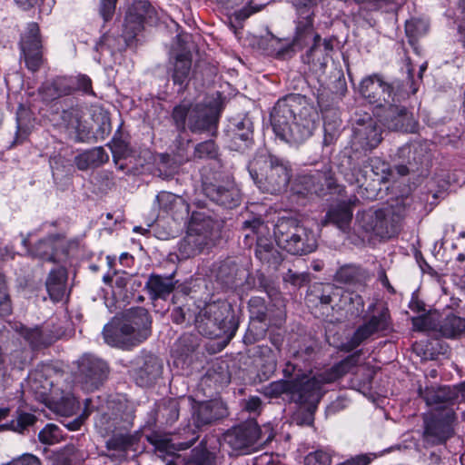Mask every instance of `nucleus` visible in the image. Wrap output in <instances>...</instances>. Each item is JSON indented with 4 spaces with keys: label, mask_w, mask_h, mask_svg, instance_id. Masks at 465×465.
<instances>
[{
    "label": "nucleus",
    "mask_w": 465,
    "mask_h": 465,
    "mask_svg": "<svg viewBox=\"0 0 465 465\" xmlns=\"http://www.w3.org/2000/svg\"><path fill=\"white\" fill-rule=\"evenodd\" d=\"M60 428L53 423L46 424L38 433L39 440L47 445H53L59 442L62 439Z\"/></svg>",
    "instance_id": "3c124183"
},
{
    "label": "nucleus",
    "mask_w": 465,
    "mask_h": 465,
    "mask_svg": "<svg viewBox=\"0 0 465 465\" xmlns=\"http://www.w3.org/2000/svg\"><path fill=\"white\" fill-rule=\"evenodd\" d=\"M223 441L241 454L258 450L263 444L261 428L254 419L235 425L223 433Z\"/></svg>",
    "instance_id": "9b49d317"
},
{
    "label": "nucleus",
    "mask_w": 465,
    "mask_h": 465,
    "mask_svg": "<svg viewBox=\"0 0 465 465\" xmlns=\"http://www.w3.org/2000/svg\"><path fill=\"white\" fill-rule=\"evenodd\" d=\"M228 136L231 150L245 153L252 148L254 144L253 124L251 118L243 116L233 119L228 129Z\"/></svg>",
    "instance_id": "4be33fe9"
},
{
    "label": "nucleus",
    "mask_w": 465,
    "mask_h": 465,
    "mask_svg": "<svg viewBox=\"0 0 465 465\" xmlns=\"http://www.w3.org/2000/svg\"><path fill=\"white\" fill-rule=\"evenodd\" d=\"M367 277V272L361 266L345 264L337 270L334 280L336 282L343 284H361Z\"/></svg>",
    "instance_id": "e433bc0d"
},
{
    "label": "nucleus",
    "mask_w": 465,
    "mask_h": 465,
    "mask_svg": "<svg viewBox=\"0 0 465 465\" xmlns=\"http://www.w3.org/2000/svg\"><path fill=\"white\" fill-rule=\"evenodd\" d=\"M318 35L317 33H310L303 32L295 29V34L291 44H289L286 47L280 49L277 52V55L282 59L292 57L294 53L298 50H302L306 45H309L311 40L314 43V35Z\"/></svg>",
    "instance_id": "4c0bfd02"
},
{
    "label": "nucleus",
    "mask_w": 465,
    "mask_h": 465,
    "mask_svg": "<svg viewBox=\"0 0 465 465\" xmlns=\"http://www.w3.org/2000/svg\"><path fill=\"white\" fill-rule=\"evenodd\" d=\"M193 323L198 332L210 339L231 341L239 326L232 306L224 301L206 303L193 312Z\"/></svg>",
    "instance_id": "20e7f679"
},
{
    "label": "nucleus",
    "mask_w": 465,
    "mask_h": 465,
    "mask_svg": "<svg viewBox=\"0 0 465 465\" xmlns=\"http://www.w3.org/2000/svg\"><path fill=\"white\" fill-rule=\"evenodd\" d=\"M145 288L152 300H164L173 292L174 282L172 277L151 274L145 283Z\"/></svg>",
    "instance_id": "72a5a7b5"
},
{
    "label": "nucleus",
    "mask_w": 465,
    "mask_h": 465,
    "mask_svg": "<svg viewBox=\"0 0 465 465\" xmlns=\"http://www.w3.org/2000/svg\"><path fill=\"white\" fill-rule=\"evenodd\" d=\"M67 272L64 268L52 270L45 282L50 298L54 302L62 301L66 291Z\"/></svg>",
    "instance_id": "473e14b6"
},
{
    "label": "nucleus",
    "mask_w": 465,
    "mask_h": 465,
    "mask_svg": "<svg viewBox=\"0 0 465 465\" xmlns=\"http://www.w3.org/2000/svg\"><path fill=\"white\" fill-rule=\"evenodd\" d=\"M251 280H252V286L251 288L267 291L269 282L263 273L257 272L254 275L249 274L246 280L248 285L251 284Z\"/></svg>",
    "instance_id": "0e129e2a"
},
{
    "label": "nucleus",
    "mask_w": 465,
    "mask_h": 465,
    "mask_svg": "<svg viewBox=\"0 0 465 465\" xmlns=\"http://www.w3.org/2000/svg\"><path fill=\"white\" fill-rule=\"evenodd\" d=\"M117 0H102L100 5V15H102L104 22H108L112 19Z\"/></svg>",
    "instance_id": "69168bd1"
},
{
    "label": "nucleus",
    "mask_w": 465,
    "mask_h": 465,
    "mask_svg": "<svg viewBox=\"0 0 465 465\" xmlns=\"http://www.w3.org/2000/svg\"><path fill=\"white\" fill-rule=\"evenodd\" d=\"M193 423L198 429L210 425L227 415L226 408L219 401L198 402L193 405Z\"/></svg>",
    "instance_id": "393cba45"
},
{
    "label": "nucleus",
    "mask_w": 465,
    "mask_h": 465,
    "mask_svg": "<svg viewBox=\"0 0 465 465\" xmlns=\"http://www.w3.org/2000/svg\"><path fill=\"white\" fill-rule=\"evenodd\" d=\"M292 380H279L262 388V393L268 398H278L285 394L291 401Z\"/></svg>",
    "instance_id": "c03bdc74"
},
{
    "label": "nucleus",
    "mask_w": 465,
    "mask_h": 465,
    "mask_svg": "<svg viewBox=\"0 0 465 465\" xmlns=\"http://www.w3.org/2000/svg\"><path fill=\"white\" fill-rule=\"evenodd\" d=\"M263 6H265L264 4L257 3L255 0H248L244 6L234 11L233 16L236 21L242 22L252 15L261 11Z\"/></svg>",
    "instance_id": "13d9d810"
},
{
    "label": "nucleus",
    "mask_w": 465,
    "mask_h": 465,
    "mask_svg": "<svg viewBox=\"0 0 465 465\" xmlns=\"http://www.w3.org/2000/svg\"><path fill=\"white\" fill-rule=\"evenodd\" d=\"M109 160V155L102 146L86 150L74 157V163L80 171L95 169Z\"/></svg>",
    "instance_id": "2f4dec72"
},
{
    "label": "nucleus",
    "mask_w": 465,
    "mask_h": 465,
    "mask_svg": "<svg viewBox=\"0 0 465 465\" xmlns=\"http://www.w3.org/2000/svg\"><path fill=\"white\" fill-rule=\"evenodd\" d=\"M62 246V238L59 235H51L38 241L32 252L35 256L46 262H59L58 254Z\"/></svg>",
    "instance_id": "7c9ffc66"
},
{
    "label": "nucleus",
    "mask_w": 465,
    "mask_h": 465,
    "mask_svg": "<svg viewBox=\"0 0 465 465\" xmlns=\"http://www.w3.org/2000/svg\"><path fill=\"white\" fill-rule=\"evenodd\" d=\"M323 143L324 145L332 144L339 137L341 132V121L334 117L330 119L328 115L324 117L323 124Z\"/></svg>",
    "instance_id": "de8ad7c7"
},
{
    "label": "nucleus",
    "mask_w": 465,
    "mask_h": 465,
    "mask_svg": "<svg viewBox=\"0 0 465 465\" xmlns=\"http://www.w3.org/2000/svg\"><path fill=\"white\" fill-rule=\"evenodd\" d=\"M419 395L424 400L427 405L440 409L445 405H452L459 399L458 385L456 386H430L420 387Z\"/></svg>",
    "instance_id": "b1692460"
},
{
    "label": "nucleus",
    "mask_w": 465,
    "mask_h": 465,
    "mask_svg": "<svg viewBox=\"0 0 465 465\" xmlns=\"http://www.w3.org/2000/svg\"><path fill=\"white\" fill-rule=\"evenodd\" d=\"M300 182L308 193L317 195H324L329 190L336 187V182L331 171L305 174L300 178Z\"/></svg>",
    "instance_id": "bb28decb"
},
{
    "label": "nucleus",
    "mask_w": 465,
    "mask_h": 465,
    "mask_svg": "<svg viewBox=\"0 0 465 465\" xmlns=\"http://www.w3.org/2000/svg\"><path fill=\"white\" fill-rule=\"evenodd\" d=\"M248 172L256 186L271 194L284 191L291 179L288 162L269 153H257L250 161Z\"/></svg>",
    "instance_id": "39448f33"
},
{
    "label": "nucleus",
    "mask_w": 465,
    "mask_h": 465,
    "mask_svg": "<svg viewBox=\"0 0 465 465\" xmlns=\"http://www.w3.org/2000/svg\"><path fill=\"white\" fill-rule=\"evenodd\" d=\"M180 406L176 399L163 400L156 411V420L167 425L173 424L179 418Z\"/></svg>",
    "instance_id": "58836bf2"
},
{
    "label": "nucleus",
    "mask_w": 465,
    "mask_h": 465,
    "mask_svg": "<svg viewBox=\"0 0 465 465\" xmlns=\"http://www.w3.org/2000/svg\"><path fill=\"white\" fill-rule=\"evenodd\" d=\"M70 76H57L44 83L39 93L45 101L50 102L73 94Z\"/></svg>",
    "instance_id": "cd10ccee"
},
{
    "label": "nucleus",
    "mask_w": 465,
    "mask_h": 465,
    "mask_svg": "<svg viewBox=\"0 0 465 465\" xmlns=\"http://www.w3.org/2000/svg\"><path fill=\"white\" fill-rule=\"evenodd\" d=\"M128 424L119 426L116 419L113 420L112 424L105 427L107 433H113L112 437L108 439L105 447L109 450H116L123 453V457L126 451L136 442L137 438L127 432Z\"/></svg>",
    "instance_id": "a878e982"
},
{
    "label": "nucleus",
    "mask_w": 465,
    "mask_h": 465,
    "mask_svg": "<svg viewBox=\"0 0 465 465\" xmlns=\"http://www.w3.org/2000/svg\"><path fill=\"white\" fill-rule=\"evenodd\" d=\"M409 97V93L398 86V92L394 93L393 99L388 103L380 114L383 125L390 130L404 133H415L417 122L412 114L401 105V102Z\"/></svg>",
    "instance_id": "f8f14e48"
},
{
    "label": "nucleus",
    "mask_w": 465,
    "mask_h": 465,
    "mask_svg": "<svg viewBox=\"0 0 465 465\" xmlns=\"http://www.w3.org/2000/svg\"><path fill=\"white\" fill-rule=\"evenodd\" d=\"M388 165L379 157L369 158L361 166H354L343 172L344 179L351 185H356L358 193L371 199L376 196L381 184L385 179Z\"/></svg>",
    "instance_id": "6e6552de"
},
{
    "label": "nucleus",
    "mask_w": 465,
    "mask_h": 465,
    "mask_svg": "<svg viewBox=\"0 0 465 465\" xmlns=\"http://www.w3.org/2000/svg\"><path fill=\"white\" fill-rule=\"evenodd\" d=\"M318 117L305 97L289 94L278 100L271 113V124L275 135L290 144L307 140L313 133Z\"/></svg>",
    "instance_id": "f257e3e1"
},
{
    "label": "nucleus",
    "mask_w": 465,
    "mask_h": 465,
    "mask_svg": "<svg viewBox=\"0 0 465 465\" xmlns=\"http://www.w3.org/2000/svg\"><path fill=\"white\" fill-rule=\"evenodd\" d=\"M381 140V129L369 114H364L356 120L351 140L356 150H372L380 144Z\"/></svg>",
    "instance_id": "f3484780"
},
{
    "label": "nucleus",
    "mask_w": 465,
    "mask_h": 465,
    "mask_svg": "<svg viewBox=\"0 0 465 465\" xmlns=\"http://www.w3.org/2000/svg\"><path fill=\"white\" fill-rule=\"evenodd\" d=\"M219 155V147L213 140L199 143L194 147V159L217 160Z\"/></svg>",
    "instance_id": "49530a36"
},
{
    "label": "nucleus",
    "mask_w": 465,
    "mask_h": 465,
    "mask_svg": "<svg viewBox=\"0 0 465 465\" xmlns=\"http://www.w3.org/2000/svg\"><path fill=\"white\" fill-rule=\"evenodd\" d=\"M98 45L100 47L105 46L111 52L121 51L129 46V45H126V43H124V41L122 38V35L118 37L111 33L104 34L100 38Z\"/></svg>",
    "instance_id": "4d7b16f0"
},
{
    "label": "nucleus",
    "mask_w": 465,
    "mask_h": 465,
    "mask_svg": "<svg viewBox=\"0 0 465 465\" xmlns=\"http://www.w3.org/2000/svg\"><path fill=\"white\" fill-rule=\"evenodd\" d=\"M168 161L169 157L166 155L162 156V162L159 164L158 172L159 176L162 177L164 180H168L173 176V174L177 172V166L173 165L168 168Z\"/></svg>",
    "instance_id": "338daca9"
},
{
    "label": "nucleus",
    "mask_w": 465,
    "mask_h": 465,
    "mask_svg": "<svg viewBox=\"0 0 465 465\" xmlns=\"http://www.w3.org/2000/svg\"><path fill=\"white\" fill-rule=\"evenodd\" d=\"M391 329L390 311L383 305L371 303L363 317V323L353 332L351 338L343 344L346 351H351L363 341L376 333L388 331Z\"/></svg>",
    "instance_id": "9d476101"
},
{
    "label": "nucleus",
    "mask_w": 465,
    "mask_h": 465,
    "mask_svg": "<svg viewBox=\"0 0 465 465\" xmlns=\"http://www.w3.org/2000/svg\"><path fill=\"white\" fill-rule=\"evenodd\" d=\"M203 191L212 202L225 208L232 209L241 203L240 190L233 181L205 183Z\"/></svg>",
    "instance_id": "412c9836"
},
{
    "label": "nucleus",
    "mask_w": 465,
    "mask_h": 465,
    "mask_svg": "<svg viewBox=\"0 0 465 465\" xmlns=\"http://www.w3.org/2000/svg\"><path fill=\"white\" fill-rule=\"evenodd\" d=\"M298 18L296 22V30L303 32H314L313 26V11L311 8L299 9L297 11Z\"/></svg>",
    "instance_id": "864d4df0"
},
{
    "label": "nucleus",
    "mask_w": 465,
    "mask_h": 465,
    "mask_svg": "<svg viewBox=\"0 0 465 465\" xmlns=\"http://www.w3.org/2000/svg\"><path fill=\"white\" fill-rule=\"evenodd\" d=\"M163 364L160 360L150 353L137 356L130 371L135 383L141 387L153 385L161 376Z\"/></svg>",
    "instance_id": "6ab92c4d"
},
{
    "label": "nucleus",
    "mask_w": 465,
    "mask_h": 465,
    "mask_svg": "<svg viewBox=\"0 0 465 465\" xmlns=\"http://www.w3.org/2000/svg\"><path fill=\"white\" fill-rule=\"evenodd\" d=\"M36 421V417L28 412L19 411L16 417L5 426L13 431L24 433Z\"/></svg>",
    "instance_id": "a18cd8bd"
},
{
    "label": "nucleus",
    "mask_w": 465,
    "mask_h": 465,
    "mask_svg": "<svg viewBox=\"0 0 465 465\" xmlns=\"http://www.w3.org/2000/svg\"><path fill=\"white\" fill-rule=\"evenodd\" d=\"M217 223L203 213H194L188 225L186 235L179 243V252L183 258L200 253L213 243Z\"/></svg>",
    "instance_id": "1a4fd4ad"
},
{
    "label": "nucleus",
    "mask_w": 465,
    "mask_h": 465,
    "mask_svg": "<svg viewBox=\"0 0 465 465\" xmlns=\"http://www.w3.org/2000/svg\"><path fill=\"white\" fill-rule=\"evenodd\" d=\"M242 229L247 231L244 235L246 244H250L249 240L253 239L256 235L255 256L259 254L260 251L262 252V250L269 251L270 249L275 248L269 238L260 236L266 229V226L261 219L254 218L251 221H245L242 224Z\"/></svg>",
    "instance_id": "c756f323"
},
{
    "label": "nucleus",
    "mask_w": 465,
    "mask_h": 465,
    "mask_svg": "<svg viewBox=\"0 0 465 465\" xmlns=\"http://www.w3.org/2000/svg\"><path fill=\"white\" fill-rule=\"evenodd\" d=\"M398 86L402 89L400 82L389 84L380 74H374L361 80L359 92L366 101L381 109L393 99Z\"/></svg>",
    "instance_id": "4468645a"
},
{
    "label": "nucleus",
    "mask_w": 465,
    "mask_h": 465,
    "mask_svg": "<svg viewBox=\"0 0 465 465\" xmlns=\"http://www.w3.org/2000/svg\"><path fill=\"white\" fill-rule=\"evenodd\" d=\"M186 465H214V457L206 449L195 448Z\"/></svg>",
    "instance_id": "6e6d98bb"
},
{
    "label": "nucleus",
    "mask_w": 465,
    "mask_h": 465,
    "mask_svg": "<svg viewBox=\"0 0 465 465\" xmlns=\"http://www.w3.org/2000/svg\"><path fill=\"white\" fill-rule=\"evenodd\" d=\"M191 67L192 60L188 55L181 54L176 56L171 76L173 84L180 86L179 92L183 91L189 83Z\"/></svg>",
    "instance_id": "c9c22d12"
},
{
    "label": "nucleus",
    "mask_w": 465,
    "mask_h": 465,
    "mask_svg": "<svg viewBox=\"0 0 465 465\" xmlns=\"http://www.w3.org/2000/svg\"><path fill=\"white\" fill-rule=\"evenodd\" d=\"M153 13V9L147 1L134 2L128 8L122 32V38L126 45L130 46L134 42L138 34L143 29L146 18L151 17Z\"/></svg>",
    "instance_id": "a211bd4d"
},
{
    "label": "nucleus",
    "mask_w": 465,
    "mask_h": 465,
    "mask_svg": "<svg viewBox=\"0 0 465 465\" xmlns=\"http://www.w3.org/2000/svg\"><path fill=\"white\" fill-rule=\"evenodd\" d=\"M412 324L418 331L435 330L439 326L431 314H422L413 318Z\"/></svg>",
    "instance_id": "e2e57ef3"
},
{
    "label": "nucleus",
    "mask_w": 465,
    "mask_h": 465,
    "mask_svg": "<svg viewBox=\"0 0 465 465\" xmlns=\"http://www.w3.org/2000/svg\"><path fill=\"white\" fill-rule=\"evenodd\" d=\"M12 312L11 301L7 293L5 280L0 273V316L9 315Z\"/></svg>",
    "instance_id": "052dcab7"
},
{
    "label": "nucleus",
    "mask_w": 465,
    "mask_h": 465,
    "mask_svg": "<svg viewBox=\"0 0 465 465\" xmlns=\"http://www.w3.org/2000/svg\"><path fill=\"white\" fill-rule=\"evenodd\" d=\"M412 212L411 200L409 198L398 199L396 203L388 209L377 210L373 214V221L371 229L377 234L389 232V221L391 217V223H397Z\"/></svg>",
    "instance_id": "aec40b11"
},
{
    "label": "nucleus",
    "mask_w": 465,
    "mask_h": 465,
    "mask_svg": "<svg viewBox=\"0 0 465 465\" xmlns=\"http://www.w3.org/2000/svg\"><path fill=\"white\" fill-rule=\"evenodd\" d=\"M250 318L252 322H258L265 325H271L272 321L269 317V309L264 299L261 297H252L249 301Z\"/></svg>",
    "instance_id": "79ce46f5"
},
{
    "label": "nucleus",
    "mask_w": 465,
    "mask_h": 465,
    "mask_svg": "<svg viewBox=\"0 0 465 465\" xmlns=\"http://www.w3.org/2000/svg\"><path fill=\"white\" fill-rule=\"evenodd\" d=\"M352 219V212L346 205H337L327 213L326 222L332 223L339 229L345 231Z\"/></svg>",
    "instance_id": "a19ab883"
},
{
    "label": "nucleus",
    "mask_w": 465,
    "mask_h": 465,
    "mask_svg": "<svg viewBox=\"0 0 465 465\" xmlns=\"http://www.w3.org/2000/svg\"><path fill=\"white\" fill-rule=\"evenodd\" d=\"M16 331L34 350L49 346L55 341L50 331L39 326L28 328L21 324L16 327Z\"/></svg>",
    "instance_id": "c85d7f7f"
},
{
    "label": "nucleus",
    "mask_w": 465,
    "mask_h": 465,
    "mask_svg": "<svg viewBox=\"0 0 465 465\" xmlns=\"http://www.w3.org/2000/svg\"><path fill=\"white\" fill-rule=\"evenodd\" d=\"M200 339L193 333L183 334L174 344V351L181 357H187L199 347Z\"/></svg>",
    "instance_id": "37998d69"
},
{
    "label": "nucleus",
    "mask_w": 465,
    "mask_h": 465,
    "mask_svg": "<svg viewBox=\"0 0 465 465\" xmlns=\"http://www.w3.org/2000/svg\"><path fill=\"white\" fill-rule=\"evenodd\" d=\"M274 237L279 247L293 255H305L317 247L313 232L296 218L282 217L274 226Z\"/></svg>",
    "instance_id": "0eeeda50"
},
{
    "label": "nucleus",
    "mask_w": 465,
    "mask_h": 465,
    "mask_svg": "<svg viewBox=\"0 0 465 465\" xmlns=\"http://www.w3.org/2000/svg\"><path fill=\"white\" fill-rule=\"evenodd\" d=\"M262 262L268 264L269 267L277 269L282 261L281 252L276 249H270L269 251H260L256 256Z\"/></svg>",
    "instance_id": "bf43d9fd"
},
{
    "label": "nucleus",
    "mask_w": 465,
    "mask_h": 465,
    "mask_svg": "<svg viewBox=\"0 0 465 465\" xmlns=\"http://www.w3.org/2000/svg\"><path fill=\"white\" fill-rule=\"evenodd\" d=\"M152 334V319L143 307L131 308L121 319H114L105 324L103 337L108 345L123 350H131Z\"/></svg>",
    "instance_id": "f03ea898"
},
{
    "label": "nucleus",
    "mask_w": 465,
    "mask_h": 465,
    "mask_svg": "<svg viewBox=\"0 0 465 465\" xmlns=\"http://www.w3.org/2000/svg\"><path fill=\"white\" fill-rule=\"evenodd\" d=\"M331 452L330 450L318 449L309 452L304 458L305 465H331Z\"/></svg>",
    "instance_id": "5fc2aeb1"
},
{
    "label": "nucleus",
    "mask_w": 465,
    "mask_h": 465,
    "mask_svg": "<svg viewBox=\"0 0 465 465\" xmlns=\"http://www.w3.org/2000/svg\"><path fill=\"white\" fill-rule=\"evenodd\" d=\"M197 440V437H193L188 441L173 442L172 440H161L156 442V450L159 452L166 454H173L175 450L189 449Z\"/></svg>",
    "instance_id": "09e8293b"
},
{
    "label": "nucleus",
    "mask_w": 465,
    "mask_h": 465,
    "mask_svg": "<svg viewBox=\"0 0 465 465\" xmlns=\"http://www.w3.org/2000/svg\"><path fill=\"white\" fill-rule=\"evenodd\" d=\"M109 367L102 359L91 354H84L78 360L75 378L87 391L98 389L107 379Z\"/></svg>",
    "instance_id": "2eb2a0df"
},
{
    "label": "nucleus",
    "mask_w": 465,
    "mask_h": 465,
    "mask_svg": "<svg viewBox=\"0 0 465 465\" xmlns=\"http://www.w3.org/2000/svg\"><path fill=\"white\" fill-rule=\"evenodd\" d=\"M450 425L443 420H430L426 421L424 437L432 445L444 443L452 435Z\"/></svg>",
    "instance_id": "f704fd0d"
},
{
    "label": "nucleus",
    "mask_w": 465,
    "mask_h": 465,
    "mask_svg": "<svg viewBox=\"0 0 465 465\" xmlns=\"http://www.w3.org/2000/svg\"><path fill=\"white\" fill-rule=\"evenodd\" d=\"M71 77V86L73 87V93L81 92L84 95H90L95 97L96 94L93 89L92 80L86 74H78Z\"/></svg>",
    "instance_id": "8fccbe9b"
},
{
    "label": "nucleus",
    "mask_w": 465,
    "mask_h": 465,
    "mask_svg": "<svg viewBox=\"0 0 465 465\" xmlns=\"http://www.w3.org/2000/svg\"><path fill=\"white\" fill-rule=\"evenodd\" d=\"M21 58L31 72H36L44 63L40 29L36 23L28 24L20 40Z\"/></svg>",
    "instance_id": "dca6fc26"
},
{
    "label": "nucleus",
    "mask_w": 465,
    "mask_h": 465,
    "mask_svg": "<svg viewBox=\"0 0 465 465\" xmlns=\"http://www.w3.org/2000/svg\"><path fill=\"white\" fill-rule=\"evenodd\" d=\"M193 312L195 311H192L189 308L185 307H176L172 312V320L173 322L177 324L186 323L189 324L192 322H193Z\"/></svg>",
    "instance_id": "680f3d73"
},
{
    "label": "nucleus",
    "mask_w": 465,
    "mask_h": 465,
    "mask_svg": "<svg viewBox=\"0 0 465 465\" xmlns=\"http://www.w3.org/2000/svg\"><path fill=\"white\" fill-rule=\"evenodd\" d=\"M439 331L446 338H455L465 332V318L450 314L439 323Z\"/></svg>",
    "instance_id": "ea45409f"
},
{
    "label": "nucleus",
    "mask_w": 465,
    "mask_h": 465,
    "mask_svg": "<svg viewBox=\"0 0 465 465\" xmlns=\"http://www.w3.org/2000/svg\"><path fill=\"white\" fill-rule=\"evenodd\" d=\"M156 201L161 209L169 213L177 206L186 207L183 199L176 197L174 194L167 192H162L156 195ZM187 210V208H185Z\"/></svg>",
    "instance_id": "603ef678"
},
{
    "label": "nucleus",
    "mask_w": 465,
    "mask_h": 465,
    "mask_svg": "<svg viewBox=\"0 0 465 465\" xmlns=\"http://www.w3.org/2000/svg\"><path fill=\"white\" fill-rule=\"evenodd\" d=\"M332 50L333 45L331 40L322 39L320 35H315L314 43L302 56V60L309 65L312 72H323Z\"/></svg>",
    "instance_id": "5701e85b"
},
{
    "label": "nucleus",
    "mask_w": 465,
    "mask_h": 465,
    "mask_svg": "<svg viewBox=\"0 0 465 465\" xmlns=\"http://www.w3.org/2000/svg\"><path fill=\"white\" fill-rule=\"evenodd\" d=\"M172 120L180 133L188 128L193 134H201L216 128L218 113L214 106L203 103L183 100L172 111Z\"/></svg>",
    "instance_id": "423d86ee"
},
{
    "label": "nucleus",
    "mask_w": 465,
    "mask_h": 465,
    "mask_svg": "<svg viewBox=\"0 0 465 465\" xmlns=\"http://www.w3.org/2000/svg\"><path fill=\"white\" fill-rule=\"evenodd\" d=\"M429 143L426 141H413L398 148L393 160L398 162V172L405 175L427 168L430 162Z\"/></svg>",
    "instance_id": "ddd939ff"
},
{
    "label": "nucleus",
    "mask_w": 465,
    "mask_h": 465,
    "mask_svg": "<svg viewBox=\"0 0 465 465\" xmlns=\"http://www.w3.org/2000/svg\"><path fill=\"white\" fill-rule=\"evenodd\" d=\"M360 351L349 355L331 368L313 377H296L292 380L291 401L299 405H308L313 411L322 396V386L334 382L356 366Z\"/></svg>",
    "instance_id": "7ed1b4c3"
},
{
    "label": "nucleus",
    "mask_w": 465,
    "mask_h": 465,
    "mask_svg": "<svg viewBox=\"0 0 465 465\" xmlns=\"http://www.w3.org/2000/svg\"><path fill=\"white\" fill-rule=\"evenodd\" d=\"M458 9L460 13V15H458V18L460 19V23L459 25V33L460 35V40L465 46V0H459Z\"/></svg>",
    "instance_id": "774afa93"
}]
</instances>
